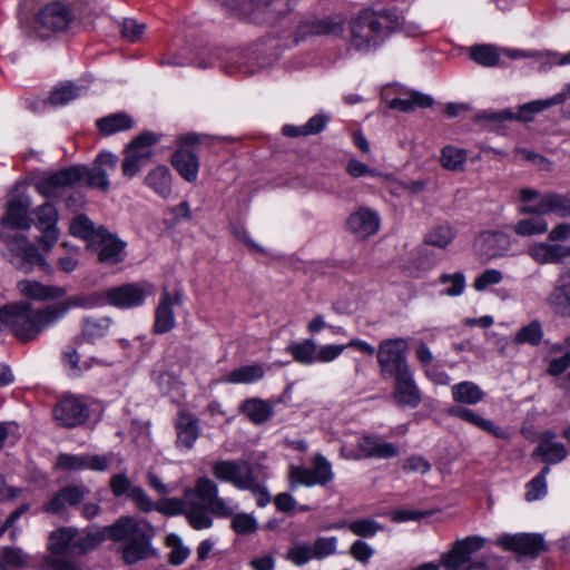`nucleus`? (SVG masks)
I'll return each instance as SVG.
<instances>
[{
  "instance_id": "obj_1",
  "label": "nucleus",
  "mask_w": 570,
  "mask_h": 570,
  "mask_svg": "<svg viewBox=\"0 0 570 570\" xmlns=\"http://www.w3.org/2000/svg\"><path fill=\"white\" fill-rule=\"evenodd\" d=\"M212 473L220 482L232 484L239 491H248L256 499L258 508H265L273 501L279 512L291 513L296 507L295 498L288 492L278 493L272 499L266 478H259L247 460H217L212 465Z\"/></svg>"
},
{
  "instance_id": "obj_2",
  "label": "nucleus",
  "mask_w": 570,
  "mask_h": 570,
  "mask_svg": "<svg viewBox=\"0 0 570 570\" xmlns=\"http://www.w3.org/2000/svg\"><path fill=\"white\" fill-rule=\"evenodd\" d=\"M29 206V199L22 197H14L8 202L6 214L0 220L2 227L0 237L12 255V264L19 269L29 273L39 266L48 271L50 265L39 249L24 235L17 233V230L30 228Z\"/></svg>"
},
{
  "instance_id": "obj_3",
  "label": "nucleus",
  "mask_w": 570,
  "mask_h": 570,
  "mask_svg": "<svg viewBox=\"0 0 570 570\" xmlns=\"http://www.w3.org/2000/svg\"><path fill=\"white\" fill-rule=\"evenodd\" d=\"M99 532H79L75 528H59L48 539L50 554L42 557V570H83L76 558L94 550L104 541Z\"/></svg>"
},
{
  "instance_id": "obj_4",
  "label": "nucleus",
  "mask_w": 570,
  "mask_h": 570,
  "mask_svg": "<svg viewBox=\"0 0 570 570\" xmlns=\"http://www.w3.org/2000/svg\"><path fill=\"white\" fill-rule=\"evenodd\" d=\"M520 200L523 205L519 208V213L531 215V217L520 219L513 225V232L519 236L544 234L548 230V222L543 218L544 215L553 214L559 217H567L570 214V199L566 195L557 193L541 195L535 189L522 188Z\"/></svg>"
},
{
  "instance_id": "obj_5",
  "label": "nucleus",
  "mask_w": 570,
  "mask_h": 570,
  "mask_svg": "<svg viewBox=\"0 0 570 570\" xmlns=\"http://www.w3.org/2000/svg\"><path fill=\"white\" fill-rule=\"evenodd\" d=\"M401 26L400 17L392 11L363 9L350 23V46L360 52L375 50Z\"/></svg>"
},
{
  "instance_id": "obj_6",
  "label": "nucleus",
  "mask_w": 570,
  "mask_h": 570,
  "mask_svg": "<svg viewBox=\"0 0 570 570\" xmlns=\"http://www.w3.org/2000/svg\"><path fill=\"white\" fill-rule=\"evenodd\" d=\"M107 535L121 542V556L127 564H135L154 556L151 541L156 534L155 528L145 519L121 517L106 529Z\"/></svg>"
},
{
  "instance_id": "obj_7",
  "label": "nucleus",
  "mask_w": 570,
  "mask_h": 570,
  "mask_svg": "<svg viewBox=\"0 0 570 570\" xmlns=\"http://www.w3.org/2000/svg\"><path fill=\"white\" fill-rule=\"evenodd\" d=\"M451 395L458 405L448 409V414L452 417L466 422L479 430L487 432L497 439L508 440L509 432L495 424L494 421L485 419L474 410L461 405H476L485 397L484 391L472 381H462L451 386Z\"/></svg>"
},
{
  "instance_id": "obj_8",
  "label": "nucleus",
  "mask_w": 570,
  "mask_h": 570,
  "mask_svg": "<svg viewBox=\"0 0 570 570\" xmlns=\"http://www.w3.org/2000/svg\"><path fill=\"white\" fill-rule=\"evenodd\" d=\"M68 313V306L51 304L33 309L29 303L11 304V332L21 342L35 340Z\"/></svg>"
},
{
  "instance_id": "obj_9",
  "label": "nucleus",
  "mask_w": 570,
  "mask_h": 570,
  "mask_svg": "<svg viewBox=\"0 0 570 570\" xmlns=\"http://www.w3.org/2000/svg\"><path fill=\"white\" fill-rule=\"evenodd\" d=\"M76 21L73 9L60 0L50 1L38 9L33 30L38 38L46 40L67 33Z\"/></svg>"
},
{
  "instance_id": "obj_10",
  "label": "nucleus",
  "mask_w": 570,
  "mask_h": 570,
  "mask_svg": "<svg viewBox=\"0 0 570 570\" xmlns=\"http://www.w3.org/2000/svg\"><path fill=\"white\" fill-rule=\"evenodd\" d=\"M294 1L295 0H227L226 4L250 22L274 27L292 11Z\"/></svg>"
},
{
  "instance_id": "obj_11",
  "label": "nucleus",
  "mask_w": 570,
  "mask_h": 570,
  "mask_svg": "<svg viewBox=\"0 0 570 570\" xmlns=\"http://www.w3.org/2000/svg\"><path fill=\"white\" fill-rule=\"evenodd\" d=\"M311 466L291 465L288 471L289 487L295 490L303 485L313 488L326 487L334 480L332 463L322 453H315L311 460Z\"/></svg>"
},
{
  "instance_id": "obj_12",
  "label": "nucleus",
  "mask_w": 570,
  "mask_h": 570,
  "mask_svg": "<svg viewBox=\"0 0 570 570\" xmlns=\"http://www.w3.org/2000/svg\"><path fill=\"white\" fill-rule=\"evenodd\" d=\"M407 341L403 337L386 338L379 344L376 356L383 379H392L411 370L407 362Z\"/></svg>"
},
{
  "instance_id": "obj_13",
  "label": "nucleus",
  "mask_w": 570,
  "mask_h": 570,
  "mask_svg": "<svg viewBox=\"0 0 570 570\" xmlns=\"http://www.w3.org/2000/svg\"><path fill=\"white\" fill-rule=\"evenodd\" d=\"M160 136L145 131L135 137L125 149L121 170L125 177L131 179L141 169L142 161L153 156V146L159 142Z\"/></svg>"
},
{
  "instance_id": "obj_14",
  "label": "nucleus",
  "mask_w": 570,
  "mask_h": 570,
  "mask_svg": "<svg viewBox=\"0 0 570 570\" xmlns=\"http://www.w3.org/2000/svg\"><path fill=\"white\" fill-rule=\"evenodd\" d=\"M78 183H80L79 169L70 166L43 174L36 180L35 188L45 198H58L67 188Z\"/></svg>"
},
{
  "instance_id": "obj_15",
  "label": "nucleus",
  "mask_w": 570,
  "mask_h": 570,
  "mask_svg": "<svg viewBox=\"0 0 570 570\" xmlns=\"http://www.w3.org/2000/svg\"><path fill=\"white\" fill-rule=\"evenodd\" d=\"M117 156L110 151H101L92 167L83 165H76L75 168L79 169L80 181L90 188H97L107 191L110 187L109 175L107 169L114 170L117 166Z\"/></svg>"
},
{
  "instance_id": "obj_16",
  "label": "nucleus",
  "mask_w": 570,
  "mask_h": 570,
  "mask_svg": "<svg viewBox=\"0 0 570 570\" xmlns=\"http://www.w3.org/2000/svg\"><path fill=\"white\" fill-rule=\"evenodd\" d=\"M154 285L148 282L127 283L111 287L108 289L109 305L120 309L139 307L154 292Z\"/></svg>"
},
{
  "instance_id": "obj_17",
  "label": "nucleus",
  "mask_w": 570,
  "mask_h": 570,
  "mask_svg": "<svg viewBox=\"0 0 570 570\" xmlns=\"http://www.w3.org/2000/svg\"><path fill=\"white\" fill-rule=\"evenodd\" d=\"M55 419L66 428L83 424L89 417V406L83 396L63 395L53 410Z\"/></svg>"
},
{
  "instance_id": "obj_18",
  "label": "nucleus",
  "mask_w": 570,
  "mask_h": 570,
  "mask_svg": "<svg viewBox=\"0 0 570 570\" xmlns=\"http://www.w3.org/2000/svg\"><path fill=\"white\" fill-rule=\"evenodd\" d=\"M126 243L100 226V233L90 243L89 249L97 254L98 261L105 265H116L126 258Z\"/></svg>"
},
{
  "instance_id": "obj_19",
  "label": "nucleus",
  "mask_w": 570,
  "mask_h": 570,
  "mask_svg": "<svg viewBox=\"0 0 570 570\" xmlns=\"http://www.w3.org/2000/svg\"><path fill=\"white\" fill-rule=\"evenodd\" d=\"M184 301L181 291L170 293L168 287H164L160 294L159 303L155 309V321L153 331L155 334H166L176 326L174 313L175 306H180Z\"/></svg>"
},
{
  "instance_id": "obj_20",
  "label": "nucleus",
  "mask_w": 570,
  "mask_h": 570,
  "mask_svg": "<svg viewBox=\"0 0 570 570\" xmlns=\"http://www.w3.org/2000/svg\"><path fill=\"white\" fill-rule=\"evenodd\" d=\"M495 543L504 550L514 551L520 556L530 558H537L546 550L543 537L537 533H505L500 535Z\"/></svg>"
},
{
  "instance_id": "obj_21",
  "label": "nucleus",
  "mask_w": 570,
  "mask_h": 570,
  "mask_svg": "<svg viewBox=\"0 0 570 570\" xmlns=\"http://www.w3.org/2000/svg\"><path fill=\"white\" fill-rule=\"evenodd\" d=\"M485 539L479 535H471L454 542L452 549L441 556V564L445 570H460L470 561L472 553L482 549Z\"/></svg>"
},
{
  "instance_id": "obj_22",
  "label": "nucleus",
  "mask_w": 570,
  "mask_h": 570,
  "mask_svg": "<svg viewBox=\"0 0 570 570\" xmlns=\"http://www.w3.org/2000/svg\"><path fill=\"white\" fill-rule=\"evenodd\" d=\"M176 446L180 451H190L200 435V421L193 413L180 410L175 419Z\"/></svg>"
},
{
  "instance_id": "obj_23",
  "label": "nucleus",
  "mask_w": 570,
  "mask_h": 570,
  "mask_svg": "<svg viewBox=\"0 0 570 570\" xmlns=\"http://www.w3.org/2000/svg\"><path fill=\"white\" fill-rule=\"evenodd\" d=\"M393 399L400 407L416 409L422 402V393L412 370L394 377Z\"/></svg>"
},
{
  "instance_id": "obj_24",
  "label": "nucleus",
  "mask_w": 570,
  "mask_h": 570,
  "mask_svg": "<svg viewBox=\"0 0 570 570\" xmlns=\"http://www.w3.org/2000/svg\"><path fill=\"white\" fill-rule=\"evenodd\" d=\"M108 465V458L98 454L90 455L60 453L56 461V468L67 472H78L85 470L105 471L107 470Z\"/></svg>"
},
{
  "instance_id": "obj_25",
  "label": "nucleus",
  "mask_w": 570,
  "mask_h": 570,
  "mask_svg": "<svg viewBox=\"0 0 570 570\" xmlns=\"http://www.w3.org/2000/svg\"><path fill=\"white\" fill-rule=\"evenodd\" d=\"M89 492V489L83 484L66 485L42 507V510L47 513L62 515L68 507H76L81 503Z\"/></svg>"
},
{
  "instance_id": "obj_26",
  "label": "nucleus",
  "mask_w": 570,
  "mask_h": 570,
  "mask_svg": "<svg viewBox=\"0 0 570 570\" xmlns=\"http://www.w3.org/2000/svg\"><path fill=\"white\" fill-rule=\"evenodd\" d=\"M569 91L570 85L566 83L563 89L560 92L553 95L552 97L525 102L519 107V111L517 115H512L510 111H504L502 112L500 119H518L525 122L531 121L533 120L537 114L542 112L543 110L552 106L563 104L567 99V95Z\"/></svg>"
},
{
  "instance_id": "obj_27",
  "label": "nucleus",
  "mask_w": 570,
  "mask_h": 570,
  "mask_svg": "<svg viewBox=\"0 0 570 570\" xmlns=\"http://www.w3.org/2000/svg\"><path fill=\"white\" fill-rule=\"evenodd\" d=\"M226 52L222 49H202L197 53L186 57L181 53L174 55L170 58H163L159 63L161 66H194L199 69H206L210 67H218L223 60V56Z\"/></svg>"
},
{
  "instance_id": "obj_28",
  "label": "nucleus",
  "mask_w": 570,
  "mask_h": 570,
  "mask_svg": "<svg viewBox=\"0 0 570 570\" xmlns=\"http://www.w3.org/2000/svg\"><path fill=\"white\" fill-rule=\"evenodd\" d=\"M358 448L365 459L387 460L400 455L397 444L384 440L379 434H364L357 440Z\"/></svg>"
},
{
  "instance_id": "obj_29",
  "label": "nucleus",
  "mask_w": 570,
  "mask_h": 570,
  "mask_svg": "<svg viewBox=\"0 0 570 570\" xmlns=\"http://www.w3.org/2000/svg\"><path fill=\"white\" fill-rule=\"evenodd\" d=\"M554 438L556 434L552 432L543 433L531 458L546 463L548 466L564 460L568 454L567 449L562 443L554 441Z\"/></svg>"
},
{
  "instance_id": "obj_30",
  "label": "nucleus",
  "mask_w": 570,
  "mask_h": 570,
  "mask_svg": "<svg viewBox=\"0 0 570 570\" xmlns=\"http://www.w3.org/2000/svg\"><path fill=\"white\" fill-rule=\"evenodd\" d=\"M530 256L541 265L561 264L570 256V246L554 242H541L529 248Z\"/></svg>"
},
{
  "instance_id": "obj_31",
  "label": "nucleus",
  "mask_w": 570,
  "mask_h": 570,
  "mask_svg": "<svg viewBox=\"0 0 570 570\" xmlns=\"http://www.w3.org/2000/svg\"><path fill=\"white\" fill-rule=\"evenodd\" d=\"M547 302L556 314H570V269H562Z\"/></svg>"
},
{
  "instance_id": "obj_32",
  "label": "nucleus",
  "mask_w": 570,
  "mask_h": 570,
  "mask_svg": "<svg viewBox=\"0 0 570 570\" xmlns=\"http://www.w3.org/2000/svg\"><path fill=\"white\" fill-rule=\"evenodd\" d=\"M348 229L360 238H366L379 230L380 217L376 212L361 208L347 219Z\"/></svg>"
},
{
  "instance_id": "obj_33",
  "label": "nucleus",
  "mask_w": 570,
  "mask_h": 570,
  "mask_svg": "<svg viewBox=\"0 0 570 570\" xmlns=\"http://www.w3.org/2000/svg\"><path fill=\"white\" fill-rule=\"evenodd\" d=\"M476 246L482 255L495 258L504 255L510 247V239L504 233L484 232L480 235Z\"/></svg>"
},
{
  "instance_id": "obj_34",
  "label": "nucleus",
  "mask_w": 570,
  "mask_h": 570,
  "mask_svg": "<svg viewBox=\"0 0 570 570\" xmlns=\"http://www.w3.org/2000/svg\"><path fill=\"white\" fill-rule=\"evenodd\" d=\"M171 165L187 183H195L198 178L199 159L197 155L186 149H178L171 156Z\"/></svg>"
},
{
  "instance_id": "obj_35",
  "label": "nucleus",
  "mask_w": 570,
  "mask_h": 570,
  "mask_svg": "<svg viewBox=\"0 0 570 570\" xmlns=\"http://www.w3.org/2000/svg\"><path fill=\"white\" fill-rule=\"evenodd\" d=\"M145 185L159 197L167 199L173 193V175L165 165L151 169L145 177Z\"/></svg>"
},
{
  "instance_id": "obj_36",
  "label": "nucleus",
  "mask_w": 570,
  "mask_h": 570,
  "mask_svg": "<svg viewBox=\"0 0 570 570\" xmlns=\"http://www.w3.org/2000/svg\"><path fill=\"white\" fill-rule=\"evenodd\" d=\"M21 294L36 301H47L62 297L66 291L59 286H48L36 281L24 279L18 283Z\"/></svg>"
},
{
  "instance_id": "obj_37",
  "label": "nucleus",
  "mask_w": 570,
  "mask_h": 570,
  "mask_svg": "<svg viewBox=\"0 0 570 570\" xmlns=\"http://www.w3.org/2000/svg\"><path fill=\"white\" fill-rule=\"evenodd\" d=\"M184 515L189 525L195 530L209 529L214 524L210 508L194 499L187 500V508Z\"/></svg>"
},
{
  "instance_id": "obj_38",
  "label": "nucleus",
  "mask_w": 570,
  "mask_h": 570,
  "mask_svg": "<svg viewBox=\"0 0 570 570\" xmlns=\"http://www.w3.org/2000/svg\"><path fill=\"white\" fill-rule=\"evenodd\" d=\"M335 31V24L327 20L301 21L294 32H289L291 45H298L307 36L327 35Z\"/></svg>"
},
{
  "instance_id": "obj_39",
  "label": "nucleus",
  "mask_w": 570,
  "mask_h": 570,
  "mask_svg": "<svg viewBox=\"0 0 570 570\" xmlns=\"http://www.w3.org/2000/svg\"><path fill=\"white\" fill-rule=\"evenodd\" d=\"M286 351L302 365L311 366L317 363V344L311 338L291 342Z\"/></svg>"
},
{
  "instance_id": "obj_40",
  "label": "nucleus",
  "mask_w": 570,
  "mask_h": 570,
  "mask_svg": "<svg viewBox=\"0 0 570 570\" xmlns=\"http://www.w3.org/2000/svg\"><path fill=\"white\" fill-rule=\"evenodd\" d=\"M218 493V484L214 480L200 476L197 479L195 487L186 491V498L209 505L219 495Z\"/></svg>"
},
{
  "instance_id": "obj_41",
  "label": "nucleus",
  "mask_w": 570,
  "mask_h": 570,
  "mask_svg": "<svg viewBox=\"0 0 570 570\" xmlns=\"http://www.w3.org/2000/svg\"><path fill=\"white\" fill-rule=\"evenodd\" d=\"M264 375L262 365L248 364L234 368L222 381L229 384H252L261 381Z\"/></svg>"
},
{
  "instance_id": "obj_42",
  "label": "nucleus",
  "mask_w": 570,
  "mask_h": 570,
  "mask_svg": "<svg viewBox=\"0 0 570 570\" xmlns=\"http://www.w3.org/2000/svg\"><path fill=\"white\" fill-rule=\"evenodd\" d=\"M239 410L256 424L265 423L274 414L271 403L262 399L245 400Z\"/></svg>"
},
{
  "instance_id": "obj_43",
  "label": "nucleus",
  "mask_w": 570,
  "mask_h": 570,
  "mask_svg": "<svg viewBox=\"0 0 570 570\" xmlns=\"http://www.w3.org/2000/svg\"><path fill=\"white\" fill-rule=\"evenodd\" d=\"M97 127L105 136L131 129L132 118L125 112L112 114L97 120Z\"/></svg>"
},
{
  "instance_id": "obj_44",
  "label": "nucleus",
  "mask_w": 570,
  "mask_h": 570,
  "mask_svg": "<svg viewBox=\"0 0 570 570\" xmlns=\"http://www.w3.org/2000/svg\"><path fill=\"white\" fill-rule=\"evenodd\" d=\"M434 99L430 95H425L419 91L409 92L407 97L401 98L395 97L390 101V108L400 111H411L415 108H428L431 107Z\"/></svg>"
},
{
  "instance_id": "obj_45",
  "label": "nucleus",
  "mask_w": 570,
  "mask_h": 570,
  "mask_svg": "<svg viewBox=\"0 0 570 570\" xmlns=\"http://www.w3.org/2000/svg\"><path fill=\"white\" fill-rule=\"evenodd\" d=\"M468 159V151L453 145H446L441 149L440 164L450 171H462Z\"/></svg>"
},
{
  "instance_id": "obj_46",
  "label": "nucleus",
  "mask_w": 570,
  "mask_h": 570,
  "mask_svg": "<svg viewBox=\"0 0 570 570\" xmlns=\"http://www.w3.org/2000/svg\"><path fill=\"white\" fill-rule=\"evenodd\" d=\"M69 230L72 236L86 240L89 247L100 233V226L96 227L86 215L79 214L71 219Z\"/></svg>"
},
{
  "instance_id": "obj_47",
  "label": "nucleus",
  "mask_w": 570,
  "mask_h": 570,
  "mask_svg": "<svg viewBox=\"0 0 570 570\" xmlns=\"http://www.w3.org/2000/svg\"><path fill=\"white\" fill-rule=\"evenodd\" d=\"M111 318L109 317H86L82 322V336L92 343L102 338L109 331Z\"/></svg>"
},
{
  "instance_id": "obj_48",
  "label": "nucleus",
  "mask_w": 570,
  "mask_h": 570,
  "mask_svg": "<svg viewBox=\"0 0 570 570\" xmlns=\"http://www.w3.org/2000/svg\"><path fill=\"white\" fill-rule=\"evenodd\" d=\"M550 468L544 465L541 471L525 484L524 499L528 502L542 500L548 493L547 476Z\"/></svg>"
},
{
  "instance_id": "obj_49",
  "label": "nucleus",
  "mask_w": 570,
  "mask_h": 570,
  "mask_svg": "<svg viewBox=\"0 0 570 570\" xmlns=\"http://www.w3.org/2000/svg\"><path fill=\"white\" fill-rule=\"evenodd\" d=\"M65 306L70 307H82V308H96L109 305L108 289L105 292H94L89 294H81L71 296L67 303H61Z\"/></svg>"
},
{
  "instance_id": "obj_50",
  "label": "nucleus",
  "mask_w": 570,
  "mask_h": 570,
  "mask_svg": "<svg viewBox=\"0 0 570 570\" xmlns=\"http://www.w3.org/2000/svg\"><path fill=\"white\" fill-rule=\"evenodd\" d=\"M454 236L455 234L450 225L441 224L434 226L425 234L424 243L430 246L446 248L454 239Z\"/></svg>"
},
{
  "instance_id": "obj_51",
  "label": "nucleus",
  "mask_w": 570,
  "mask_h": 570,
  "mask_svg": "<svg viewBox=\"0 0 570 570\" xmlns=\"http://www.w3.org/2000/svg\"><path fill=\"white\" fill-rule=\"evenodd\" d=\"M439 283L448 285L440 294L451 297L462 295L466 286L465 276L462 272H455L453 274L443 273L439 277Z\"/></svg>"
},
{
  "instance_id": "obj_52",
  "label": "nucleus",
  "mask_w": 570,
  "mask_h": 570,
  "mask_svg": "<svg viewBox=\"0 0 570 570\" xmlns=\"http://www.w3.org/2000/svg\"><path fill=\"white\" fill-rule=\"evenodd\" d=\"M81 87H78L72 82L62 83L51 91L49 102L55 107L65 106L78 98L81 95Z\"/></svg>"
},
{
  "instance_id": "obj_53",
  "label": "nucleus",
  "mask_w": 570,
  "mask_h": 570,
  "mask_svg": "<svg viewBox=\"0 0 570 570\" xmlns=\"http://www.w3.org/2000/svg\"><path fill=\"white\" fill-rule=\"evenodd\" d=\"M0 558L8 570H20L29 564L30 556L23 552L21 548L4 547L0 550Z\"/></svg>"
},
{
  "instance_id": "obj_54",
  "label": "nucleus",
  "mask_w": 570,
  "mask_h": 570,
  "mask_svg": "<svg viewBox=\"0 0 570 570\" xmlns=\"http://www.w3.org/2000/svg\"><path fill=\"white\" fill-rule=\"evenodd\" d=\"M470 57L473 61L484 67H494L500 60L498 48L492 45L472 47Z\"/></svg>"
},
{
  "instance_id": "obj_55",
  "label": "nucleus",
  "mask_w": 570,
  "mask_h": 570,
  "mask_svg": "<svg viewBox=\"0 0 570 570\" xmlns=\"http://www.w3.org/2000/svg\"><path fill=\"white\" fill-rule=\"evenodd\" d=\"M543 337V330L538 320L530 322L528 325L522 326L515 334L514 341L518 344H529L537 346L541 343Z\"/></svg>"
},
{
  "instance_id": "obj_56",
  "label": "nucleus",
  "mask_w": 570,
  "mask_h": 570,
  "mask_svg": "<svg viewBox=\"0 0 570 570\" xmlns=\"http://www.w3.org/2000/svg\"><path fill=\"white\" fill-rule=\"evenodd\" d=\"M347 528L353 534L362 538H373L377 532L384 530V525L372 518L350 521Z\"/></svg>"
},
{
  "instance_id": "obj_57",
  "label": "nucleus",
  "mask_w": 570,
  "mask_h": 570,
  "mask_svg": "<svg viewBox=\"0 0 570 570\" xmlns=\"http://www.w3.org/2000/svg\"><path fill=\"white\" fill-rule=\"evenodd\" d=\"M541 57H532L533 63L540 72L549 71L553 66H564L570 63V52L559 56L552 51H539Z\"/></svg>"
},
{
  "instance_id": "obj_58",
  "label": "nucleus",
  "mask_w": 570,
  "mask_h": 570,
  "mask_svg": "<svg viewBox=\"0 0 570 570\" xmlns=\"http://www.w3.org/2000/svg\"><path fill=\"white\" fill-rule=\"evenodd\" d=\"M153 380L163 394H170L176 392L181 386V381L178 375L169 371H154Z\"/></svg>"
},
{
  "instance_id": "obj_59",
  "label": "nucleus",
  "mask_w": 570,
  "mask_h": 570,
  "mask_svg": "<svg viewBox=\"0 0 570 570\" xmlns=\"http://www.w3.org/2000/svg\"><path fill=\"white\" fill-rule=\"evenodd\" d=\"M230 527L238 535H248L257 531L258 523L254 514L238 512L232 517Z\"/></svg>"
},
{
  "instance_id": "obj_60",
  "label": "nucleus",
  "mask_w": 570,
  "mask_h": 570,
  "mask_svg": "<svg viewBox=\"0 0 570 570\" xmlns=\"http://www.w3.org/2000/svg\"><path fill=\"white\" fill-rule=\"evenodd\" d=\"M36 227L48 228L57 226L59 214L55 205L45 203L35 210Z\"/></svg>"
},
{
  "instance_id": "obj_61",
  "label": "nucleus",
  "mask_w": 570,
  "mask_h": 570,
  "mask_svg": "<svg viewBox=\"0 0 570 570\" xmlns=\"http://www.w3.org/2000/svg\"><path fill=\"white\" fill-rule=\"evenodd\" d=\"M286 559L302 567L314 559L312 546L307 542H295L287 551Z\"/></svg>"
},
{
  "instance_id": "obj_62",
  "label": "nucleus",
  "mask_w": 570,
  "mask_h": 570,
  "mask_svg": "<svg viewBox=\"0 0 570 570\" xmlns=\"http://www.w3.org/2000/svg\"><path fill=\"white\" fill-rule=\"evenodd\" d=\"M210 512L217 518H230L239 509V504L232 498L217 497L209 505Z\"/></svg>"
},
{
  "instance_id": "obj_63",
  "label": "nucleus",
  "mask_w": 570,
  "mask_h": 570,
  "mask_svg": "<svg viewBox=\"0 0 570 570\" xmlns=\"http://www.w3.org/2000/svg\"><path fill=\"white\" fill-rule=\"evenodd\" d=\"M336 537H318L312 546L313 556L316 560L325 559L336 552Z\"/></svg>"
},
{
  "instance_id": "obj_64",
  "label": "nucleus",
  "mask_w": 570,
  "mask_h": 570,
  "mask_svg": "<svg viewBox=\"0 0 570 570\" xmlns=\"http://www.w3.org/2000/svg\"><path fill=\"white\" fill-rule=\"evenodd\" d=\"M63 365L70 377H79L85 371L91 367L87 362L80 365V356L76 350L63 353Z\"/></svg>"
}]
</instances>
